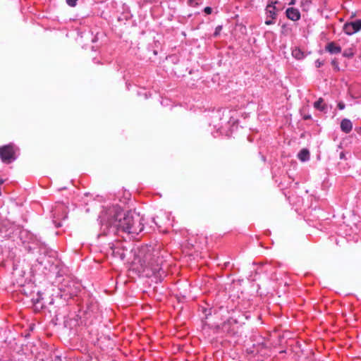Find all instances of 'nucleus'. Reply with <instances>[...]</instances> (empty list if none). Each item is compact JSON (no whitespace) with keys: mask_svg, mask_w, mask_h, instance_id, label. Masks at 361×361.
<instances>
[{"mask_svg":"<svg viewBox=\"0 0 361 361\" xmlns=\"http://www.w3.org/2000/svg\"><path fill=\"white\" fill-rule=\"evenodd\" d=\"M108 223L117 230L132 234H138L144 228L139 215L134 216L130 211L125 212L119 207H114L110 211Z\"/></svg>","mask_w":361,"mask_h":361,"instance_id":"nucleus-1","label":"nucleus"},{"mask_svg":"<svg viewBox=\"0 0 361 361\" xmlns=\"http://www.w3.org/2000/svg\"><path fill=\"white\" fill-rule=\"evenodd\" d=\"M0 158L4 163L10 164L15 157V151L11 145H4L0 147Z\"/></svg>","mask_w":361,"mask_h":361,"instance_id":"nucleus-2","label":"nucleus"},{"mask_svg":"<svg viewBox=\"0 0 361 361\" xmlns=\"http://www.w3.org/2000/svg\"><path fill=\"white\" fill-rule=\"evenodd\" d=\"M343 31L348 35H351L361 30V19L346 23L343 25Z\"/></svg>","mask_w":361,"mask_h":361,"instance_id":"nucleus-3","label":"nucleus"},{"mask_svg":"<svg viewBox=\"0 0 361 361\" xmlns=\"http://www.w3.org/2000/svg\"><path fill=\"white\" fill-rule=\"evenodd\" d=\"M236 324L237 322L235 320L231 319H228L227 322L222 324L221 330L223 332L229 335L235 334L237 332Z\"/></svg>","mask_w":361,"mask_h":361,"instance_id":"nucleus-4","label":"nucleus"},{"mask_svg":"<svg viewBox=\"0 0 361 361\" xmlns=\"http://www.w3.org/2000/svg\"><path fill=\"white\" fill-rule=\"evenodd\" d=\"M112 257L117 260H123L126 257L125 250L120 246L111 247Z\"/></svg>","mask_w":361,"mask_h":361,"instance_id":"nucleus-5","label":"nucleus"},{"mask_svg":"<svg viewBox=\"0 0 361 361\" xmlns=\"http://www.w3.org/2000/svg\"><path fill=\"white\" fill-rule=\"evenodd\" d=\"M151 255L149 254V255H147L145 257V263H146L145 264V267H150L152 270V272L154 274H157V273H159L160 271V270L161 269V268L159 267V264L157 263V264L154 266V262H151Z\"/></svg>","mask_w":361,"mask_h":361,"instance_id":"nucleus-6","label":"nucleus"},{"mask_svg":"<svg viewBox=\"0 0 361 361\" xmlns=\"http://www.w3.org/2000/svg\"><path fill=\"white\" fill-rule=\"evenodd\" d=\"M286 13L287 18L293 21L298 20L300 18L299 11L295 8H288L286 11Z\"/></svg>","mask_w":361,"mask_h":361,"instance_id":"nucleus-7","label":"nucleus"},{"mask_svg":"<svg viewBox=\"0 0 361 361\" xmlns=\"http://www.w3.org/2000/svg\"><path fill=\"white\" fill-rule=\"evenodd\" d=\"M53 212L55 216L61 218L66 217V207L61 203H59L57 205H56Z\"/></svg>","mask_w":361,"mask_h":361,"instance_id":"nucleus-8","label":"nucleus"},{"mask_svg":"<svg viewBox=\"0 0 361 361\" xmlns=\"http://www.w3.org/2000/svg\"><path fill=\"white\" fill-rule=\"evenodd\" d=\"M276 2H271V4H268L266 7V12L267 14V17L271 18L272 20H274L276 17V8L275 6V4Z\"/></svg>","mask_w":361,"mask_h":361,"instance_id":"nucleus-9","label":"nucleus"},{"mask_svg":"<svg viewBox=\"0 0 361 361\" xmlns=\"http://www.w3.org/2000/svg\"><path fill=\"white\" fill-rule=\"evenodd\" d=\"M326 50L331 54H338L341 52V47L335 42H331L326 44Z\"/></svg>","mask_w":361,"mask_h":361,"instance_id":"nucleus-10","label":"nucleus"},{"mask_svg":"<svg viewBox=\"0 0 361 361\" xmlns=\"http://www.w3.org/2000/svg\"><path fill=\"white\" fill-rule=\"evenodd\" d=\"M341 130L345 133H348L353 128V124L349 119L344 118L341 123Z\"/></svg>","mask_w":361,"mask_h":361,"instance_id":"nucleus-11","label":"nucleus"},{"mask_svg":"<svg viewBox=\"0 0 361 361\" xmlns=\"http://www.w3.org/2000/svg\"><path fill=\"white\" fill-rule=\"evenodd\" d=\"M298 159L302 161H305L310 159V152L307 149H302L298 154Z\"/></svg>","mask_w":361,"mask_h":361,"instance_id":"nucleus-12","label":"nucleus"},{"mask_svg":"<svg viewBox=\"0 0 361 361\" xmlns=\"http://www.w3.org/2000/svg\"><path fill=\"white\" fill-rule=\"evenodd\" d=\"M314 107L320 111H324L326 106L324 103V99L322 98H319L317 101L314 103Z\"/></svg>","mask_w":361,"mask_h":361,"instance_id":"nucleus-13","label":"nucleus"},{"mask_svg":"<svg viewBox=\"0 0 361 361\" xmlns=\"http://www.w3.org/2000/svg\"><path fill=\"white\" fill-rule=\"evenodd\" d=\"M292 55L294 58L297 59H301L304 56L303 52L300 49L298 48H295L292 51Z\"/></svg>","mask_w":361,"mask_h":361,"instance_id":"nucleus-14","label":"nucleus"},{"mask_svg":"<svg viewBox=\"0 0 361 361\" xmlns=\"http://www.w3.org/2000/svg\"><path fill=\"white\" fill-rule=\"evenodd\" d=\"M343 55L345 57L351 58L354 56V52L352 49H348L343 51Z\"/></svg>","mask_w":361,"mask_h":361,"instance_id":"nucleus-15","label":"nucleus"},{"mask_svg":"<svg viewBox=\"0 0 361 361\" xmlns=\"http://www.w3.org/2000/svg\"><path fill=\"white\" fill-rule=\"evenodd\" d=\"M221 30H222V26L218 25L215 28V31L214 32V37H218L220 35Z\"/></svg>","mask_w":361,"mask_h":361,"instance_id":"nucleus-16","label":"nucleus"},{"mask_svg":"<svg viewBox=\"0 0 361 361\" xmlns=\"http://www.w3.org/2000/svg\"><path fill=\"white\" fill-rule=\"evenodd\" d=\"M331 65L336 71H339L338 62L336 59L332 60Z\"/></svg>","mask_w":361,"mask_h":361,"instance_id":"nucleus-17","label":"nucleus"},{"mask_svg":"<svg viewBox=\"0 0 361 361\" xmlns=\"http://www.w3.org/2000/svg\"><path fill=\"white\" fill-rule=\"evenodd\" d=\"M78 0H66V3L68 6L71 7H74L76 5V1Z\"/></svg>","mask_w":361,"mask_h":361,"instance_id":"nucleus-18","label":"nucleus"},{"mask_svg":"<svg viewBox=\"0 0 361 361\" xmlns=\"http://www.w3.org/2000/svg\"><path fill=\"white\" fill-rule=\"evenodd\" d=\"M204 12L207 13V14H211L212 13V8L211 7H205L204 8Z\"/></svg>","mask_w":361,"mask_h":361,"instance_id":"nucleus-19","label":"nucleus"},{"mask_svg":"<svg viewBox=\"0 0 361 361\" xmlns=\"http://www.w3.org/2000/svg\"><path fill=\"white\" fill-rule=\"evenodd\" d=\"M323 64H324V63L319 59L315 61V65H316V67H317V68L321 67L322 66H323Z\"/></svg>","mask_w":361,"mask_h":361,"instance_id":"nucleus-20","label":"nucleus"},{"mask_svg":"<svg viewBox=\"0 0 361 361\" xmlns=\"http://www.w3.org/2000/svg\"><path fill=\"white\" fill-rule=\"evenodd\" d=\"M338 108L341 110H343L345 109V104L343 102H341L338 104Z\"/></svg>","mask_w":361,"mask_h":361,"instance_id":"nucleus-21","label":"nucleus"},{"mask_svg":"<svg viewBox=\"0 0 361 361\" xmlns=\"http://www.w3.org/2000/svg\"><path fill=\"white\" fill-rule=\"evenodd\" d=\"M265 24H266V25H272V24H274V21H273V20H272V19H271V20H267L265 21Z\"/></svg>","mask_w":361,"mask_h":361,"instance_id":"nucleus-22","label":"nucleus"},{"mask_svg":"<svg viewBox=\"0 0 361 361\" xmlns=\"http://www.w3.org/2000/svg\"><path fill=\"white\" fill-rule=\"evenodd\" d=\"M303 118H304L305 120L310 119V118H311V116H310V115H305V116H303Z\"/></svg>","mask_w":361,"mask_h":361,"instance_id":"nucleus-23","label":"nucleus"},{"mask_svg":"<svg viewBox=\"0 0 361 361\" xmlns=\"http://www.w3.org/2000/svg\"><path fill=\"white\" fill-rule=\"evenodd\" d=\"M344 157H345V154H344V153H343V152H341V153L340 154V158H341V159H343Z\"/></svg>","mask_w":361,"mask_h":361,"instance_id":"nucleus-24","label":"nucleus"},{"mask_svg":"<svg viewBox=\"0 0 361 361\" xmlns=\"http://www.w3.org/2000/svg\"><path fill=\"white\" fill-rule=\"evenodd\" d=\"M295 0H292V1L289 3V4H290V5H293V4H295Z\"/></svg>","mask_w":361,"mask_h":361,"instance_id":"nucleus-25","label":"nucleus"},{"mask_svg":"<svg viewBox=\"0 0 361 361\" xmlns=\"http://www.w3.org/2000/svg\"><path fill=\"white\" fill-rule=\"evenodd\" d=\"M360 131L361 132V127L360 128Z\"/></svg>","mask_w":361,"mask_h":361,"instance_id":"nucleus-26","label":"nucleus"}]
</instances>
